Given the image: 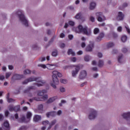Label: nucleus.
Returning a JSON list of instances; mask_svg holds the SVG:
<instances>
[{"label":"nucleus","mask_w":130,"mask_h":130,"mask_svg":"<svg viewBox=\"0 0 130 130\" xmlns=\"http://www.w3.org/2000/svg\"><path fill=\"white\" fill-rule=\"evenodd\" d=\"M4 126L6 128L7 130H10V124H9V122L7 121L4 122Z\"/></svg>","instance_id":"21"},{"label":"nucleus","mask_w":130,"mask_h":130,"mask_svg":"<svg viewBox=\"0 0 130 130\" xmlns=\"http://www.w3.org/2000/svg\"><path fill=\"white\" fill-rule=\"evenodd\" d=\"M35 89H36V87L35 86H29L27 89L24 91V93H28V92H29L30 90H35Z\"/></svg>","instance_id":"17"},{"label":"nucleus","mask_w":130,"mask_h":130,"mask_svg":"<svg viewBox=\"0 0 130 130\" xmlns=\"http://www.w3.org/2000/svg\"><path fill=\"white\" fill-rule=\"evenodd\" d=\"M60 83L62 84H67L68 83V80L66 79H61L60 80Z\"/></svg>","instance_id":"35"},{"label":"nucleus","mask_w":130,"mask_h":130,"mask_svg":"<svg viewBox=\"0 0 130 130\" xmlns=\"http://www.w3.org/2000/svg\"><path fill=\"white\" fill-rule=\"evenodd\" d=\"M79 32L85 34V35H89V32H88V26H85L83 27L82 25L80 24L78 26Z\"/></svg>","instance_id":"5"},{"label":"nucleus","mask_w":130,"mask_h":130,"mask_svg":"<svg viewBox=\"0 0 130 130\" xmlns=\"http://www.w3.org/2000/svg\"><path fill=\"white\" fill-rule=\"evenodd\" d=\"M68 38L70 40H72L73 38H74V36H73V35H69Z\"/></svg>","instance_id":"50"},{"label":"nucleus","mask_w":130,"mask_h":130,"mask_svg":"<svg viewBox=\"0 0 130 130\" xmlns=\"http://www.w3.org/2000/svg\"><path fill=\"white\" fill-rule=\"evenodd\" d=\"M116 53H117V50L116 49H114L113 50V54H116Z\"/></svg>","instance_id":"60"},{"label":"nucleus","mask_w":130,"mask_h":130,"mask_svg":"<svg viewBox=\"0 0 130 130\" xmlns=\"http://www.w3.org/2000/svg\"><path fill=\"white\" fill-rule=\"evenodd\" d=\"M39 110H43V105L41 104L38 106Z\"/></svg>","instance_id":"39"},{"label":"nucleus","mask_w":130,"mask_h":130,"mask_svg":"<svg viewBox=\"0 0 130 130\" xmlns=\"http://www.w3.org/2000/svg\"><path fill=\"white\" fill-rule=\"evenodd\" d=\"M85 46H86V44H85V43H84V42L82 43V44H81V47H82V48H84V47H85Z\"/></svg>","instance_id":"61"},{"label":"nucleus","mask_w":130,"mask_h":130,"mask_svg":"<svg viewBox=\"0 0 130 130\" xmlns=\"http://www.w3.org/2000/svg\"><path fill=\"white\" fill-rule=\"evenodd\" d=\"M0 80H5V76L4 75H0Z\"/></svg>","instance_id":"57"},{"label":"nucleus","mask_w":130,"mask_h":130,"mask_svg":"<svg viewBox=\"0 0 130 130\" xmlns=\"http://www.w3.org/2000/svg\"><path fill=\"white\" fill-rule=\"evenodd\" d=\"M36 81L38 83H33L34 86H37V87H41L45 84V81L42 80L41 78L39 77H30L27 79L24 80L22 82L23 85H26L29 83V82H34Z\"/></svg>","instance_id":"1"},{"label":"nucleus","mask_w":130,"mask_h":130,"mask_svg":"<svg viewBox=\"0 0 130 130\" xmlns=\"http://www.w3.org/2000/svg\"><path fill=\"white\" fill-rule=\"evenodd\" d=\"M71 60L72 61H73L74 62H75V61H77V58L74 57H72L71 58Z\"/></svg>","instance_id":"53"},{"label":"nucleus","mask_w":130,"mask_h":130,"mask_svg":"<svg viewBox=\"0 0 130 130\" xmlns=\"http://www.w3.org/2000/svg\"><path fill=\"white\" fill-rule=\"evenodd\" d=\"M69 24L70 26H74L75 25V22L73 21H69Z\"/></svg>","instance_id":"40"},{"label":"nucleus","mask_w":130,"mask_h":130,"mask_svg":"<svg viewBox=\"0 0 130 130\" xmlns=\"http://www.w3.org/2000/svg\"><path fill=\"white\" fill-rule=\"evenodd\" d=\"M52 56H56L57 55V51H54L52 52Z\"/></svg>","instance_id":"38"},{"label":"nucleus","mask_w":130,"mask_h":130,"mask_svg":"<svg viewBox=\"0 0 130 130\" xmlns=\"http://www.w3.org/2000/svg\"><path fill=\"white\" fill-rule=\"evenodd\" d=\"M26 129H27V127L26 126H22L19 128V130H26Z\"/></svg>","instance_id":"41"},{"label":"nucleus","mask_w":130,"mask_h":130,"mask_svg":"<svg viewBox=\"0 0 130 130\" xmlns=\"http://www.w3.org/2000/svg\"><path fill=\"white\" fill-rule=\"evenodd\" d=\"M90 20L91 21V22H92V23L95 22V18H94V17L93 16H91L90 18Z\"/></svg>","instance_id":"42"},{"label":"nucleus","mask_w":130,"mask_h":130,"mask_svg":"<svg viewBox=\"0 0 130 130\" xmlns=\"http://www.w3.org/2000/svg\"><path fill=\"white\" fill-rule=\"evenodd\" d=\"M19 110L20 106L19 105L14 107V111H15V112H17V111H19Z\"/></svg>","instance_id":"28"},{"label":"nucleus","mask_w":130,"mask_h":130,"mask_svg":"<svg viewBox=\"0 0 130 130\" xmlns=\"http://www.w3.org/2000/svg\"><path fill=\"white\" fill-rule=\"evenodd\" d=\"M11 76V73H6V79H8Z\"/></svg>","instance_id":"47"},{"label":"nucleus","mask_w":130,"mask_h":130,"mask_svg":"<svg viewBox=\"0 0 130 130\" xmlns=\"http://www.w3.org/2000/svg\"><path fill=\"white\" fill-rule=\"evenodd\" d=\"M104 36H105V34H104V32H100L98 37L96 38V41H98V42L101 41V40H102V39L104 38Z\"/></svg>","instance_id":"10"},{"label":"nucleus","mask_w":130,"mask_h":130,"mask_svg":"<svg viewBox=\"0 0 130 130\" xmlns=\"http://www.w3.org/2000/svg\"><path fill=\"white\" fill-rule=\"evenodd\" d=\"M38 67H41V68H43V69H46V65L45 64H39Z\"/></svg>","instance_id":"44"},{"label":"nucleus","mask_w":130,"mask_h":130,"mask_svg":"<svg viewBox=\"0 0 130 130\" xmlns=\"http://www.w3.org/2000/svg\"><path fill=\"white\" fill-rule=\"evenodd\" d=\"M123 55L122 54H121L118 57V61L119 62V63H121V59L122 58Z\"/></svg>","instance_id":"31"},{"label":"nucleus","mask_w":130,"mask_h":130,"mask_svg":"<svg viewBox=\"0 0 130 130\" xmlns=\"http://www.w3.org/2000/svg\"><path fill=\"white\" fill-rule=\"evenodd\" d=\"M87 76V72L85 70H83L80 72L79 75V79H85Z\"/></svg>","instance_id":"13"},{"label":"nucleus","mask_w":130,"mask_h":130,"mask_svg":"<svg viewBox=\"0 0 130 130\" xmlns=\"http://www.w3.org/2000/svg\"><path fill=\"white\" fill-rule=\"evenodd\" d=\"M97 116V112L94 109H91L90 113L88 116L89 119H95V117Z\"/></svg>","instance_id":"7"},{"label":"nucleus","mask_w":130,"mask_h":130,"mask_svg":"<svg viewBox=\"0 0 130 130\" xmlns=\"http://www.w3.org/2000/svg\"><path fill=\"white\" fill-rule=\"evenodd\" d=\"M122 52L123 53H126V52H127V49H126V48H123L122 49Z\"/></svg>","instance_id":"43"},{"label":"nucleus","mask_w":130,"mask_h":130,"mask_svg":"<svg viewBox=\"0 0 130 130\" xmlns=\"http://www.w3.org/2000/svg\"><path fill=\"white\" fill-rule=\"evenodd\" d=\"M46 58L45 57H41L39 59V60H40V61H44V60H45Z\"/></svg>","instance_id":"54"},{"label":"nucleus","mask_w":130,"mask_h":130,"mask_svg":"<svg viewBox=\"0 0 130 130\" xmlns=\"http://www.w3.org/2000/svg\"><path fill=\"white\" fill-rule=\"evenodd\" d=\"M56 123V120H53L51 122V123L49 124V126L48 127V129H50L51 128V127H52V125H54V124H55Z\"/></svg>","instance_id":"25"},{"label":"nucleus","mask_w":130,"mask_h":130,"mask_svg":"<svg viewBox=\"0 0 130 130\" xmlns=\"http://www.w3.org/2000/svg\"><path fill=\"white\" fill-rule=\"evenodd\" d=\"M100 30H99V28H95L93 30V33L95 34V35H96V34H98Z\"/></svg>","instance_id":"30"},{"label":"nucleus","mask_w":130,"mask_h":130,"mask_svg":"<svg viewBox=\"0 0 130 130\" xmlns=\"http://www.w3.org/2000/svg\"><path fill=\"white\" fill-rule=\"evenodd\" d=\"M68 55H71V54L72 56H75V55H76V54L73 51V50L72 49H69L68 50Z\"/></svg>","instance_id":"23"},{"label":"nucleus","mask_w":130,"mask_h":130,"mask_svg":"<svg viewBox=\"0 0 130 130\" xmlns=\"http://www.w3.org/2000/svg\"><path fill=\"white\" fill-rule=\"evenodd\" d=\"M49 123V121L46 120V121H44L42 122L43 125H47Z\"/></svg>","instance_id":"37"},{"label":"nucleus","mask_w":130,"mask_h":130,"mask_svg":"<svg viewBox=\"0 0 130 130\" xmlns=\"http://www.w3.org/2000/svg\"><path fill=\"white\" fill-rule=\"evenodd\" d=\"M60 92H61L62 93H63V92H65L66 91V89L63 87H61L60 88Z\"/></svg>","instance_id":"48"},{"label":"nucleus","mask_w":130,"mask_h":130,"mask_svg":"<svg viewBox=\"0 0 130 130\" xmlns=\"http://www.w3.org/2000/svg\"><path fill=\"white\" fill-rule=\"evenodd\" d=\"M52 74L53 75L52 78L53 83H51L50 85L54 89H56V85H58V83H59L58 79H57V74H58V72L57 71H53Z\"/></svg>","instance_id":"3"},{"label":"nucleus","mask_w":130,"mask_h":130,"mask_svg":"<svg viewBox=\"0 0 130 130\" xmlns=\"http://www.w3.org/2000/svg\"><path fill=\"white\" fill-rule=\"evenodd\" d=\"M93 48H94V43H91L86 47L85 50L86 51L91 52L93 50Z\"/></svg>","instance_id":"12"},{"label":"nucleus","mask_w":130,"mask_h":130,"mask_svg":"<svg viewBox=\"0 0 130 130\" xmlns=\"http://www.w3.org/2000/svg\"><path fill=\"white\" fill-rule=\"evenodd\" d=\"M57 98L56 96H54L52 98H50L47 102V103H52L53 101H55Z\"/></svg>","instance_id":"20"},{"label":"nucleus","mask_w":130,"mask_h":130,"mask_svg":"<svg viewBox=\"0 0 130 130\" xmlns=\"http://www.w3.org/2000/svg\"><path fill=\"white\" fill-rule=\"evenodd\" d=\"M47 90L44 89L43 90H39L38 92V96H43V97L44 96L43 95H44V94H45V93H47Z\"/></svg>","instance_id":"16"},{"label":"nucleus","mask_w":130,"mask_h":130,"mask_svg":"<svg viewBox=\"0 0 130 130\" xmlns=\"http://www.w3.org/2000/svg\"><path fill=\"white\" fill-rule=\"evenodd\" d=\"M4 119V115L3 114H0V121L1 120H3Z\"/></svg>","instance_id":"58"},{"label":"nucleus","mask_w":130,"mask_h":130,"mask_svg":"<svg viewBox=\"0 0 130 130\" xmlns=\"http://www.w3.org/2000/svg\"><path fill=\"white\" fill-rule=\"evenodd\" d=\"M123 118L124 119H127L130 118V112L125 113L122 115Z\"/></svg>","instance_id":"18"},{"label":"nucleus","mask_w":130,"mask_h":130,"mask_svg":"<svg viewBox=\"0 0 130 130\" xmlns=\"http://www.w3.org/2000/svg\"><path fill=\"white\" fill-rule=\"evenodd\" d=\"M5 113V116L6 117H8V116H9V115L10 114V112H9V111L8 110L6 111Z\"/></svg>","instance_id":"46"},{"label":"nucleus","mask_w":130,"mask_h":130,"mask_svg":"<svg viewBox=\"0 0 130 130\" xmlns=\"http://www.w3.org/2000/svg\"><path fill=\"white\" fill-rule=\"evenodd\" d=\"M60 48H64L66 47V44L64 43H62L60 45Z\"/></svg>","instance_id":"49"},{"label":"nucleus","mask_w":130,"mask_h":130,"mask_svg":"<svg viewBox=\"0 0 130 130\" xmlns=\"http://www.w3.org/2000/svg\"><path fill=\"white\" fill-rule=\"evenodd\" d=\"M96 16L97 17L98 21L99 22H102V21H105V20H106V19L105 18V16H104L101 12L96 13Z\"/></svg>","instance_id":"8"},{"label":"nucleus","mask_w":130,"mask_h":130,"mask_svg":"<svg viewBox=\"0 0 130 130\" xmlns=\"http://www.w3.org/2000/svg\"><path fill=\"white\" fill-rule=\"evenodd\" d=\"M80 68L79 66V65L76 66L75 67V71H72V76L73 77H76V75L78 74L79 73V71H80Z\"/></svg>","instance_id":"11"},{"label":"nucleus","mask_w":130,"mask_h":130,"mask_svg":"<svg viewBox=\"0 0 130 130\" xmlns=\"http://www.w3.org/2000/svg\"><path fill=\"white\" fill-rule=\"evenodd\" d=\"M7 102H8V103H11L12 102H15V100L12 99V98H9V99H7Z\"/></svg>","instance_id":"32"},{"label":"nucleus","mask_w":130,"mask_h":130,"mask_svg":"<svg viewBox=\"0 0 130 130\" xmlns=\"http://www.w3.org/2000/svg\"><path fill=\"white\" fill-rule=\"evenodd\" d=\"M113 46H114V44L113 42H109L107 44V47H108V48L113 47Z\"/></svg>","instance_id":"26"},{"label":"nucleus","mask_w":130,"mask_h":130,"mask_svg":"<svg viewBox=\"0 0 130 130\" xmlns=\"http://www.w3.org/2000/svg\"><path fill=\"white\" fill-rule=\"evenodd\" d=\"M57 114V115H60V114H61V110L58 111Z\"/></svg>","instance_id":"64"},{"label":"nucleus","mask_w":130,"mask_h":130,"mask_svg":"<svg viewBox=\"0 0 130 130\" xmlns=\"http://www.w3.org/2000/svg\"><path fill=\"white\" fill-rule=\"evenodd\" d=\"M104 65V61H103V60H100L99 61V63H98V67L99 68H102V67H103V66Z\"/></svg>","instance_id":"24"},{"label":"nucleus","mask_w":130,"mask_h":130,"mask_svg":"<svg viewBox=\"0 0 130 130\" xmlns=\"http://www.w3.org/2000/svg\"><path fill=\"white\" fill-rule=\"evenodd\" d=\"M26 116V118L25 117V115H22L21 117L19 119V122H24L25 123L29 122L31 120V117H32V113L27 112Z\"/></svg>","instance_id":"4"},{"label":"nucleus","mask_w":130,"mask_h":130,"mask_svg":"<svg viewBox=\"0 0 130 130\" xmlns=\"http://www.w3.org/2000/svg\"><path fill=\"white\" fill-rule=\"evenodd\" d=\"M125 28H126L128 34H130V29L128 28V27H127V26H125Z\"/></svg>","instance_id":"55"},{"label":"nucleus","mask_w":130,"mask_h":130,"mask_svg":"<svg viewBox=\"0 0 130 130\" xmlns=\"http://www.w3.org/2000/svg\"><path fill=\"white\" fill-rule=\"evenodd\" d=\"M48 99V95L47 94L44 95V96L42 98H33L32 99H30L29 100V102H33V100H35L36 101H45V100H47Z\"/></svg>","instance_id":"6"},{"label":"nucleus","mask_w":130,"mask_h":130,"mask_svg":"<svg viewBox=\"0 0 130 130\" xmlns=\"http://www.w3.org/2000/svg\"><path fill=\"white\" fill-rule=\"evenodd\" d=\"M47 34H48V35H50L51 34V31L50 30V29L47 30Z\"/></svg>","instance_id":"59"},{"label":"nucleus","mask_w":130,"mask_h":130,"mask_svg":"<svg viewBox=\"0 0 130 130\" xmlns=\"http://www.w3.org/2000/svg\"><path fill=\"white\" fill-rule=\"evenodd\" d=\"M17 14L18 15L19 20L22 22V23L25 26V27H28V20L26 19L25 15H24V12L22 10H18L17 12Z\"/></svg>","instance_id":"2"},{"label":"nucleus","mask_w":130,"mask_h":130,"mask_svg":"<svg viewBox=\"0 0 130 130\" xmlns=\"http://www.w3.org/2000/svg\"><path fill=\"white\" fill-rule=\"evenodd\" d=\"M124 18V15L122 14V12H119L118 13V16L117 17V20L118 21H121L123 20Z\"/></svg>","instance_id":"14"},{"label":"nucleus","mask_w":130,"mask_h":130,"mask_svg":"<svg viewBox=\"0 0 130 130\" xmlns=\"http://www.w3.org/2000/svg\"><path fill=\"white\" fill-rule=\"evenodd\" d=\"M117 31L118 32H121V31H122V27L121 26L118 27Z\"/></svg>","instance_id":"45"},{"label":"nucleus","mask_w":130,"mask_h":130,"mask_svg":"<svg viewBox=\"0 0 130 130\" xmlns=\"http://www.w3.org/2000/svg\"><path fill=\"white\" fill-rule=\"evenodd\" d=\"M96 7V3L94 2H91L90 4L89 9L94 10Z\"/></svg>","instance_id":"22"},{"label":"nucleus","mask_w":130,"mask_h":130,"mask_svg":"<svg viewBox=\"0 0 130 130\" xmlns=\"http://www.w3.org/2000/svg\"><path fill=\"white\" fill-rule=\"evenodd\" d=\"M9 111H14V107L13 106H10L9 107Z\"/></svg>","instance_id":"56"},{"label":"nucleus","mask_w":130,"mask_h":130,"mask_svg":"<svg viewBox=\"0 0 130 130\" xmlns=\"http://www.w3.org/2000/svg\"><path fill=\"white\" fill-rule=\"evenodd\" d=\"M56 115V112L52 111V112H49L46 114L47 117H49L50 116H55Z\"/></svg>","instance_id":"15"},{"label":"nucleus","mask_w":130,"mask_h":130,"mask_svg":"<svg viewBox=\"0 0 130 130\" xmlns=\"http://www.w3.org/2000/svg\"><path fill=\"white\" fill-rule=\"evenodd\" d=\"M98 57L101 58L102 56H103V55L102 54V53L99 52L98 54Z\"/></svg>","instance_id":"52"},{"label":"nucleus","mask_w":130,"mask_h":130,"mask_svg":"<svg viewBox=\"0 0 130 130\" xmlns=\"http://www.w3.org/2000/svg\"><path fill=\"white\" fill-rule=\"evenodd\" d=\"M23 74L24 75H29L30 74H31V71H30V70H25L23 72Z\"/></svg>","instance_id":"27"},{"label":"nucleus","mask_w":130,"mask_h":130,"mask_svg":"<svg viewBox=\"0 0 130 130\" xmlns=\"http://www.w3.org/2000/svg\"><path fill=\"white\" fill-rule=\"evenodd\" d=\"M84 60L85 61H89L90 60V56L89 55H86L84 57Z\"/></svg>","instance_id":"34"},{"label":"nucleus","mask_w":130,"mask_h":130,"mask_svg":"<svg viewBox=\"0 0 130 130\" xmlns=\"http://www.w3.org/2000/svg\"><path fill=\"white\" fill-rule=\"evenodd\" d=\"M113 37H114V38H116V37H117V34H116L113 32Z\"/></svg>","instance_id":"62"},{"label":"nucleus","mask_w":130,"mask_h":130,"mask_svg":"<svg viewBox=\"0 0 130 130\" xmlns=\"http://www.w3.org/2000/svg\"><path fill=\"white\" fill-rule=\"evenodd\" d=\"M24 78V75L20 74H15L12 77V80H21Z\"/></svg>","instance_id":"9"},{"label":"nucleus","mask_w":130,"mask_h":130,"mask_svg":"<svg viewBox=\"0 0 130 130\" xmlns=\"http://www.w3.org/2000/svg\"><path fill=\"white\" fill-rule=\"evenodd\" d=\"M47 66H49V67H47V69L48 70H53V68H52V67H53L54 65L50 64H47Z\"/></svg>","instance_id":"36"},{"label":"nucleus","mask_w":130,"mask_h":130,"mask_svg":"<svg viewBox=\"0 0 130 130\" xmlns=\"http://www.w3.org/2000/svg\"><path fill=\"white\" fill-rule=\"evenodd\" d=\"M127 40V37H126V36H123L121 37V41L122 42H125V41H126Z\"/></svg>","instance_id":"29"},{"label":"nucleus","mask_w":130,"mask_h":130,"mask_svg":"<svg viewBox=\"0 0 130 130\" xmlns=\"http://www.w3.org/2000/svg\"><path fill=\"white\" fill-rule=\"evenodd\" d=\"M40 119H41V117L39 115H35V116L34 117V121H35V122L39 121Z\"/></svg>","instance_id":"19"},{"label":"nucleus","mask_w":130,"mask_h":130,"mask_svg":"<svg viewBox=\"0 0 130 130\" xmlns=\"http://www.w3.org/2000/svg\"><path fill=\"white\" fill-rule=\"evenodd\" d=\"M81 16H82V14L81 13L77 14L75 16V19H81Z\"/></svg>","instance_id":"33"},{"label":"nucleus","mask_w":130,"mask_h":130,"mask_svg":"<svg viewBox=\"0 0 130 130\" xmlns=\"http://www.w3.org/2000/svg\"><path fill=\"white\" fill-rule=\"evenodd\" d=\"M32 48H33L34 49H37V45H34L32 46Z\"/></svg>","instance_id":"63"},{"label":"nucleus","mask_w":130,"mask_h":130,"mask_svg":"<svg viewBox=\"0 0 130 130\" xmlns=\"http://www.w3.org/2000/svg\"><path fill=\"white\" fill-rule=\"evenodd\" d=\"M60 38H64L66 37V35L63 33H61L60 35Z\"/></svg>","instance_id":"51"}]
</instances>
